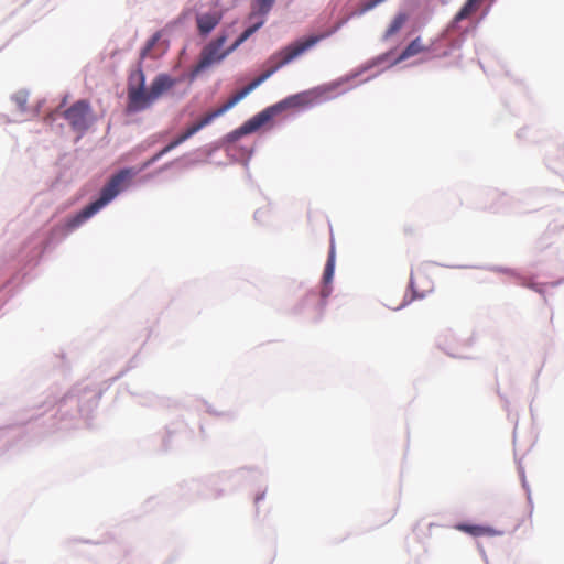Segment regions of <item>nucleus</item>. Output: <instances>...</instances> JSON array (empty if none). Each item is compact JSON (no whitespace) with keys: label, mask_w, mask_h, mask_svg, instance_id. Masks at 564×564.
Masks as SVG:
<instances>
[{"label":"nucleus","mask_w":564,"mask_h":564,"mask_svg":"<svg viewBox=\"0 0 564 564\" xmlns=\"http://www.w3.org/2000/svg\"><path fill=\"white\" fill-rule=\"evenodd\" d=\"M459 530L464 531V532H467V533H470L471 535H475V536H479V535H482L486 531L485 528L482 527H479V525H459L458 527Z\"/></svg>","instance_id":"obj_17"},{"label":"nucleus","mask_w":564,"mask_h":564,"mask_svg":"<svg viewBox=\"0 0 564 564\" xmlns=\"http://www.w3.org/2000/svg\"><path fill=\"white\" fill-rule=\"evenodd\" d=\"M223 12L214 10L212 12L202 13L196 17L197 30L200 35L209 34L221 21Z\"/></svg>","instance_id":"obj_9"},{"label":"nucleus","mask_w":564,"mask_h":564,"mask_svg":"<svg viewBox=\"0 0 564 564\" xmlns=\"http://www.w3.org/2000/svg\"><path fill=\"white\" fill-rule=\"evenodd\" d=\"M383 1L384 0H365L361 4L360 11L361 13L367 12Z\"/></svg>","instance_id":"obj_18"},{"label":"nucleus","mask_w":564,"mask_h":564,"mask_svg":"<svg viewBox=\"0 0 564 564\" xmlns=\"http://www.w3.org/2000/svg\"><path fill=\"white\" fill-rule=\"evenodd\" d=\"M64 118L68 121L72 129L80 134L86 132L91 124V107L87 100L74 102L64 112Z\"/></svg>","instance_id":"obj_4"},{"label":"nucleus","mask_w":564,"mask_h":564,"mask_svg":"<svg viewBox=\"0 0 564 564\" xmlns=\"http://www.w3.org/2000/svg\"><path fill=\"white\" fill-rule=\"evenodd\" d=\"M160 39H161L160 32H156L151 36V39L147 42V44L144 45V47L141 51L140 55H141L142 59H144L150 54V52L152 51V48L155 46V44L159 42Z\"/></svg>","instance_id":"obj_15"},{"label":"nucleus","mask_w":564,"mask_h":564,"mask_svg":"<svg viewBox=\"0 0 564 564\" xmlns=\"http://www.w3.org/2000/svg\"><path fill=\"white\" fill-rule=\"evenodd\" d=\"M480 2H482V0H479Z\"/></svg>","instance_id":"obj_20"},{"label":"nucleus","mask_w":564,"mask_h":564,"mask_svg":"<svg viewBox=\"0 0 564 564\" xmlns=\"http://www.w3.org/2000/svg\"><path fill=\"white\" fill-rule=\"evenodd\" d=\"M176 84V80L166 74L158 75L150 86V93L154 100L159 99L164 93L171 89Z\"/></svg>","instance_id":"obj_10"},{"label":"nucleus","mask_w":564,"mask_h":564,"mask_svg":"<svg viewBox=\"0 0 564 564\" xmlns=\"http://www.w3.org/2000/svg\"><path fill=\"white\" fill-rule=\"evenodd\" d=\"M138 172L132 169H123L115 174L108 183L101 188L100 196L95 202L87 205L75 216L69 218L66 223V228L68 230H73L79 227L84 221L89 219L96 213H98L102 207H105L108 203H110L120 191L130 182V180Z\"/></svg>","instance_id":"obj_3"},{"label":"nucleus","mask_w":564,"mask_h":564,"mask_svg":"<svg viewBox=\"0 0 564 564\" xmlns=\"http://www.w3.org/2000/svg\"><path fill=\"white\" fill-rule=\"evenodd\" d=\"M328 33L319 34V35H311L307 39L296 41L291 43L290 45L281 48L280 51L273 53L264 63V72L250 82L242 89L232 95L223 106L206 113L196 123L188 127L182 134H180L176 139L170 142L166 147H164L159 153H156L153 158H151L148 162H145L141 170L148 167L164 154L189 139L196 132H198L204 127L208 126L214 119L224 115L226 111L231 109L235 105H237L241 99H243L247 95H249L253 89H256L259 85H261L264 80H267L270 76H272L276 70L291 63L302 54H304L307 50L316 45L319 41L325 39Z\"/></svg>","instance_id":"obj_1"},{"label":"nucleus","mask_w":564,"mask_h":564,"mask_svg":"<svg viewBox=\"0 0 564 564\" xmlns=\"http://www.w3.org/2000/svg\"><path fill=\"white\" fill-rule=\"evenodd\" d=\"M227 37L225 35L218 36L216 40L210 42L200 54V59L196 66L195 72H200L212 64L221 61L231 52L226 51L220 52L221 47L226 43Z\"/></svg>","instance_id":"obj_6"},{"label":"nucleus","mask_w":564,"mask_h":564,"mask_svg":"<svg viewBox=\"0 0 564 564\" xmlns=\"http://www.w3.org/2000/svg\"><path fill=\"white\" fill-rule=\"evenodd\" d=\"M264 23V20H260L256 24L247 28L240 36L228 47V52L237 50L245 41H247L257 30H259Z\"/></svg>","instance_id":"obj_13"},{"label":"nucleus","mask_w":564,"mask_h":564,"mask_svg":"<svg viewBox=\"0 0 564 564\" xmlns=\"http://www.w3.org/2000/svg\"><path fill=\"white\" fill-rule=\"evenodd\" d=\"M481 2L479 0H467L466 3L462 7V9L457 12L454 18L455 22L463 21L470 17L474 12L478 10Z\"/></svg>","instance_id":"obj_12"},{"label":"nucleus","mask_w":564,"mask_h":564,"mask_svg":"<svg viewBox=\"0 0 564 564\" xmlns=\"http://www.w3.org/2000/svg\"><path fill=\"white\" fill-rule=\"evenodd\" d=\"M410 288L415 297H424L434 288L433 279L426 268L417 267L412 271Z\"/></svg>","instance_id":"obj_8"},{"label":"nucleus","mask_w":564,"mask_h":564,"mask_svg":"<svg viewBox=\"0 0 564 564\" xmlns=\"http://www.w3.org/2000/svg\"><path fill=\"white\" fill-rule=\"evenodd\" d=\"M139 86L129 85L128 88V106L129 112H139L150 107L155 100L152 98L150 89L144 88V74L142 70L139 72Z\"/></svg>","instance_id":"obj_5"},{"label":"nucleus","mask_w":564,"mask_h":564,"mask_svg":"<svg viewBox=\"0 0 564 564\" xmlns=\"http://www.w3.org/2000/svg\"><path fill=\"white\" fill-rule=\"evenodd\" d=\"M404 22H405L404 15L400 14V15L395 17L387 30V36H391L394 33H397L402 28Z\"/></svg>","instance_id":"obj_16"},{"label":"nucleus","mask_w":564,"mask_h":564,"mask_svg":"<svg viewBox=\"0 0 564 564\" xmlns=\"http://www.w3.org/2000/svg\"><path fill=\"white\" fill-rule=\"evenodd\" d=\"M339 87V83H332L323 87H318L313 90L302 91L267 107L249 120H247L241 127L230 133V139H238L241 135H246L256 132L261 127L270 122L275 116L289 108L304 107L313 102L314 98L318 97L324 93H329Z\"/></svg>","instance_id":"obj_2"},{"label":"nucleus","mask_w":564,"mask_h":564,"mask_svg":"<svg viewBox=\"0 0 564 564\" xmlns=\"http://www.w3.org/2000/svg\"><path fill=\"white\" fill-rule=\"evenodd\" d=\"M334 270H335V250L334 247L330 248L328 259L324 269L323 274V288L321 290V299H317V296L314 293H311L306 296V302H314L316 301L318 304V312L321 313L325 306V301L327 296L330 294L332 288L329 284L332 283L333 276H334Z\"/></svg>","instance_id":"obj_7"},{"label":"nucleus","mask_w":564,"mask_h":564,"mask_svg":"<svg viewBox=\"0 0 564 564\" xmlns=\"http://www.w3.org/2000/svg\"><path fill=\"white\" fill-rule=\"evenodd\" d=\"M427 50L429 47H426L422 43V40L420 37H416L403 50V52L400 55V59L410 58Z\"/></svg>","instance_id":"obj_11"},{"label":"nucleus","mask_w":564,"mask_h":564,"mask_svg":"<svg viewBox=\"0 0 564 564\" xmlns=\"http://www.w3.org/2000/svg\"><path fill=\"white\" fill-rule=\"evenodd\" d=\"M15 102L18 104L21 110L26 109L28 95L25 93H19L14 97Z\"/></svg>","instance_id":"obj_19"},{"label":"nucleus","mask_w":564,"mask_h":564,"mask_svg":"<svg viewBox=\"0 0 564 564\" xmlns=\"http://www.w3.org/2000/svg\"><path fill=\"white\" fill-rule=\"evenodd\" d=\"M274 2L275 0H253L251 17L256 14L267 15L272 9Z\"/></svg>","instance_id":"obj_14"}]
</instances>
